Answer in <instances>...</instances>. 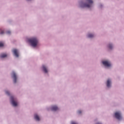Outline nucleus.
<instances>
[{
  "label": "nucleus",
  "instance_id": "4468645a",
  "mask_svg": "<svg viewBox=\"0 0 124 124\" xmlns=\"http://www.w3.org/2000/svg\"><path fill=\"white\" fill-rule=\"evenodd\" d=\"M108 48L109 49H112V48H113V46H112V45L111 44L108 45Z\"/></svg>",
  "mask_w": 124,
  "mask_h": 124
},
{
  "label": "nucleus",
  "instance_id": "1a4fd4ad",
  "mask_svg": "<svg viewBox=\"0 0 124 124\" xmlns=\"http://www.w3.org/2000/svg\"><path fill=\"white\" fill-rule=\"evenodd\" d=\"M34 119L38 121H40V118H39V116L37 115V114H35L34 115Z\"/></svg>",
  "mask_w": 124,
  "mask_h": 124
},
{
  "label": "nucleus",
  "instance_id": "7ed1b4c3",
  "mask_svg": "<svg viewBox=\"0 0 124 124\" xmlns=\"http://www.w3.org/2000/svg\"><path fill=\"white\" fill-rule=\"evenodd\" d=\"M12 77L14 79V83H16L17 82V75L16 73L13 72L12 73Z\"/></svg>",
  "mask_w": 124,
  "mask_h": 124
},
{
  "label": "nucleus",
  "instance_id": "a211bd4d",
  "mask_svg": "<svg viewBox=\"0 0 124 124\" xmlns=\"http://www.w3.org/2000/svg\"><path fill=\"white\" fill-rule=\"evenodd\" d=\"M7 33L8 34H10V33H11V32L10 31H7Z\"/></svg>",
  "mask_w": 124,
  "mask_h": 124
},
{
  "label": "nucleus",
  "instance_id": "20e7f679",
  "mask_svg": "<svg viewBox=\"0 0 124 124\" xmlns=\"http://www.w3.org/2000/svg\"><path fill=\"white\" fill-rule=\"evenodd\" d=\"M11 100L12 105L15 107L17 106V102L16 101V99L13 96L11 97Z\"/></svg>",
  "mask_w": 124,
  "mask_h": 124
},
{
  "label": "nucleus",
  "instance_id": "f03ea898",
  "mask_svg": "<svg viewBox=\"0 0 124 124\" xmlns=\"http://www.w3.org/2000/svg\"><path fill=\"white\" fill-rule=\"evenodd\" d=\"M87 1V3L81 4V7H87L88 8H90V7H92L93 6V0H86Z\"/></svg>",
  "mask_w": 124,
  "mask_h": 124
},
{
  "label": "nucleus",
  "instance_id": "39448f33",
  "mask_svg": "<svg viewBox=\"0 0 124 124\" xmlns=\"http://www.w3.org/2000/svg\"><path fill=\"white\" fill-rule=\"evenodd\" d=\"M115 118L117 119V120H122V119L121 113L119 112H116L115 113Z\"/></svg>",
  "mask_w": 124,
  "mask_h": 124
},
{
  "label": "nucleus",
  "instance_id": "9d476101",
  "mask_svg": "<svg viewBox=\"0 0 124 124\" xmlns=\"http://www.w3.org/2000/svg\"><path fill=\"white\" fill-rule=\"evenodd\" d=\"M43 71L45 72V73H47V72H48V70H47V68H46V67H45V65L43 66Z\"/></svg>",
  "mask_w": 124,
  "mask_h": 124
},
{
  "label": "nucleus",
  "instance_id": "aec40b11",
  "mask_svg": "<svg viewBox=\"0 0 124 124\" xmlns=\"http://www.w3.org/2000/svg\"><path fill=\"white\" fill-rule=\"evenodd\" d=\"M71 124H76V123H75L74 122H72Z\"/></svg>",
  "mask_w": 124,
  "mask_h": 124
},
{
  "label": "nucleus",
  "instance_id": "0eeeda50",
  "mask_svg": "<svg viewBox=\"0 0 124 124\" xmlns=\"http://www.w3.org/2000/svg\"><path fill=\"white\" fill-rule=\"evenodd\" d=\"M13 52L15 56H16V57L17 58H18V57H19V54L18 53V50L16 49H14L13 50Z\"/></svg>",
  "mask_w": 124,
  "mask_h": 124
},
{
  "label": "nucleus",
  "instance_id": "dca6fc26",
  "mask_svg": "<svg viewBox=\"0 0 124 124\" xmlns=\"http://www.w3.org/2000/svg\"><path fill=\"white\" fill-rule=\"evenodd\" d=\"M6 94H8V95H9L10 94V93H9V92L8 91H6Z\"/></svg>",
  "mask_w": 124,
  "mask_h": 124
},
{
  "label": "nucleus",
  "instance_id": "6e6552de",
  "mask_svg": "<svg viewBox=\"0 0 124 124\" xmlns=\"http://www.w3.org/2000/svg\"><path fill=\"white\" fill-rule=\"evenodd\" d=\"M58 109H59V108L56 106H53L51 107V110L52 111H57V110H58Z\"/></svg>",
  "mask_w": 124,
  "mask_h": 124
},
{
  "label": "nucleus",
  "instance_id": "2eb2a0df",
  "mask_svg": "<svg viewBox=\"0 0 124 124\" xmlns=\"http://www.w3.org/2000/svg\"><path fill=\"white\" fill-rule=\"evenodd\" d=\"M3 44L2 43V42H0V47H3Z\"/></svg>",
  "mask_w": 124,
  "mask_h": 124
},
{
  "label": "nucleus",
  "instance_id": "f3484780",
  "mask_svg": "<svg viewBox=\"0 0 124 124\" xmlns=\"http://www.w3.org/2000/svg\"><path fill=\"white\" fill-rule=\"evenodd\" d=\"M3 33H4V32L3 31H1L0 32V34H3Z\"/></svg>",
  "mask_w": 124,
  "mask_h": 124
},
{
  "label": "nucleus",
  "instance_id": "6ab92c4d",
  "mask_svg": "<svg viewBox=\"0 0 124 124\" xmlns=\"http://www.w3.org/2000/svg\"><path fill=\"white\" fill-rule=\"evenodd\" d=\"M78 114H81V113H82V111L81 110H78Z\"/></svg>",
  "mask_w": 124,
  "mask_h": 124
},
{
  "label": "nucleus",
  "instance_id": "ddd939ff",
  "mask_svg": "<svg viewBox=\"0 0 124 124\" xmlns=\"http://www.w3.org/2000/svg\"><path fill=\"white\" fill-rule=\"evenodd\" d=\"M88 37H89L90 38H92V37H93V34H89L88 35Z\"/></svg>",
  "mask_w": 124,
  "mask_h": 124
},
{
  "label": "nucleus",
  "instance_id": "f8f14e48",
  "mask_svg": "<svg viewBox=\"0 0 124 124\" xmlns=\"http://www.w3.org/2000/svg\"><path fill=\"white\" fill-rule=\"evenodd\" d=\"M110 83H111V81H110V79H108L107 80V86L108 88H109Z\"/></svg>",
  "mask_w": 124,
  "mask_h": 124
},
{
  "label": "nucleus",
  "instance_id": "f257e3e1",
  "mask_svg": "<svg viewBox=\"0 0 124 124\" xmlns=\"http://www.w3.org/2000/svg\"><path fill=\"white\" fill-rule=\"evenodd\" d=\"M29 42L31 43V46L33 47H36L38 43V40L37 38L34 37L29 39Z\"/></svg>",
  "mask_w": 124,
  "mask_h": 124
},
{
  "label": "nucleus",
  "instance_id": "423d86ee",
  "mask_svg": "<svg viewBox=\"0 0 124 124\" xmlns=\"http://www.w3.org/2000/svg\"><path fill=\"white\" fill-rule=\"evenodd\" d=\"M102 63L105 66H107V67L111 66V63L108 61H103Z\"/></svg>",
  "mask_w": 124,
  "mask_h": 124
},
{
  "label": "nucleus",
  "instance_id": "9b49d317",
  "mask_svg": "<svg viewBox=\"0 0 124 124\" xmlns=\"http://www.w3.org/2000/svg\"><path fill=\"white\" fill-rule=\"evenodd\" d=\"M7 56V55H6V54L2 53V54L0 55V58H3L6 57Z\"/></svg>",
  "mask_w": 124,
  "mask_h": 124
}]
</instances>
